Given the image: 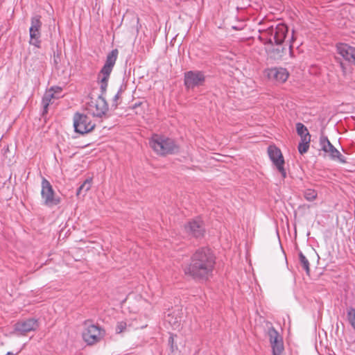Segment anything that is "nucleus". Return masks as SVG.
Returning <instances> with one entry per match:
<instances>
[{"mask_svg": "<svg viewBox=\"0 0 355 355\" xmlns=\"http://www.w3.org/2000/svg\"><path fill=\"white\" fill-rule=\"evenodd\" d=\"M131 324L128 321H119L117 322L115 328L116 334L123 333L129 329Z\"/></svg>", "mask_w": 355, "mask_h": 355, "instance_id": "nucleus-20", "label": "nucleus"}, {"mask_svg": "<svg viewBox=\"0 0 355 355\" xmlns=\"http://www.w3.org/2000/svg\"><path fill=\"white\" fill-rule=\"evenodd\" d=\"M304 198L308 201H313L318 196V193L315 190L312 189H306L304 191Z\"/></svg>", "mask_w": 355, "mask_h": 355, "instance_id": "nucleus-21", "label": "nucleus"}, {"mask_svg": "<svg viewBox=\"0 0 355 355\" xmlns=\"http://www.w3.org/2000/svg\"><path fill=\"white\" fill-rule=\"evenodd\" d=\"M299 261L307 275L310 273V264L309 260L302 252L299 253Z\"/></svg>", "mask_w": 355, "mask_h": 355, "instance_id": "nucleus-19", "label": "nucleus"}, {"mask_svg": "<svg viewBox=\"0 0 355 355\" xmlns=\"http://www.w3.org/2000/svg\"><path fill=\"white\" fill-rule=\"evenodd\" d=\"M42 23L41 17L38 15H34L31 19V26L29 28V44L36 48L41 47V29Z\"/></svg>", "mask_w": 355, "mask_h": 355, "instance_id": "nucleus-7", "label": "nucleus"}, {"mask_svg": "<svg viewBox=\"0 0 355 355\" xmlns=\"http://www.w3.org/2000/svg\"><path fill=\"white\" fill-rule=\"evenodd\" d=\"M185 230L189 235L198 238L203 235L205 227L201 220L196 219L188 223Z\"/></svg>", "mask_w": 355, "mask_h": 355, "instance_id": "nucleus-17", "label": "nucleus"}, {"mask_svg": "<svg viewBox=\"0 0 355 355\" xmlns=\"http://www.w3.org/2000/svg\"><path fill=\"white\" fill-rule=\"evenodd\" d=\"M123 92V86H121L119 89L117 93L115 94L113 98V102L114 103V105L116 107L118 105V100L121 98V95L122 92Z\"/></svg>", "mask_w": 355, "mask_h": 355, "instance_id": "nucleus-26", "label": "nucleus"}, {"mask_svg": "<svg viewBox=\"0 0 355 355\" xmlns=\"http://www.w3.org/2000/svg\"><path fill=\"white\" fill-rule=\"evenodd\" d=\"M61 93L62 88L59 87H53L45 92L42 101V105L43 107V114L47 113L48 107L50 104L52 103V101L53 99H58L62 96Z\"/></svg>", "mask_w": 355, "mask_h": 355, "instance_id": "nucleus-14", "label": "nucleus"}, {"mask_svg": "<svg viewBox=\"0 0 355 355\" xmlns=\"http://www.w3.org/2000/svg\"><path fill=\"white\" fill-rule=\"evenodd\" d=\"M205 81V75L200 71H189L184 73V85L187 89L202 85Z\"/></svg>", "mask_w": 355, "mask_h": 355, "instance_id": "nucleus-12", "label": "nucleus"}, {"mask_svg": "<svg viewBox=\"0 0 355 355\" xmlns=\"http://www.w3.org/2000/svg\"><path fill=\"white\" fill-rule=\"evenodd\" d=\"M104 336V330L99 326L85 323L83 331V338L88 345H94L99 342Z\"/></svg>", "mask_w": 355, "mask_h": 355, "instance_id": "nucleus-8", "label": "nucleus"}, {"mask_svg": "<svg viewBox=\"0 0 355 355\" xmlns=\"http://www.w3.org/2000/svg\"><path fill=\"white\" fill-rule=\"evenodd\" d=\"M297 133L300 137L309 135V130L302 123H297L296 124Z\"/></svg>", "mask_w": 355, "mask_h": 355, "instance_id": "nucleus-23", "label": "nucleus"}, {"mask_svg": "<svg viewBox=\"0 0 355 355\" xmlns=\"http://www.w3.org/2000/svg\"><path fill=\"white\" fill-rule=\"evenodd\" d=\"M320 145L322 150L328 154L332 160H338L342 164L347 163L345 157L330 142L327 137L322 135L320 137Z\"/></svg>", "mask_w": 355, "mask_h": 355, "instance_id": "nucleus-10", "label": "nucleus"}, {"mask_svg": "<svg viewBox=\"0 0 355 355\" xmlns=\"http://www.w3.org/2000/svg\"><path fill=\"white\" fill-rule=\"evenodd\" d=\"M309 146H310V144H308V143H299L298 144V151L299 153L301 154V155H303L304 153H306L308 150L309 149Z\"/></svg>", "mask_w": 355, "mask_h": 355, "instance_id": "nucleus-25", "label": "nucleus"}, {"mask_svg": "<svg viewBox=\"0 0 355 355\" xmlns=\"http://www.w3.org/2000/svg\"><path fill=\"white\" fill-rule=\"evenodd\" d=\"M92 186V180L91 179H87L78 188L76 195L79 196L82 193V191H84L85 193H86L87 191H89Z\"/></svg>", "mask_w": 355, "mask_h": 355, "instance_id": "nucleus-22", "label": "nucleus"}, {"mask_svg": "<svg viewBox=\"0 0 355 355\" xmlns=\"http://www.w3.org/2000/svg\"><path fill=\"white\" fill-rule=\"evenodd\" d=\"M86 110L94 116L102 117L107 112L108 105L105 98L100 95L96 98H90L87 103Z\"/></svg>", "mask_w": 355, "mask_h": 355, "instance_id": "nucleus-6", "label": "nucleus"}, {"mask_svg": "<svg viewBox=\"0 0 355 355\" xmlns=\"http://www.w3.org/2000/svg\"><path fill=\"white\" fill-rule=\"evenodd\" d=\"M18 354V352H17V353H15V354H13L12 352H8V353H7V355H16V354Z\"/></svg>", "mask_w": 355, "mask_h": 355, "instance_id": "nucleus-28", "label": "nucleus"}, {"mask_svg": "<svg viewBox=\"0 0 355 355\" xmlns=\"http://www.w3.org/2000/svg\"><path fill=\"white\" fill-rule=\"evenodd\" d=\"M300 143H308V144H310L311 142V135H304V136H301L300 137Z\"/></svg>", "mask_w": 355, "mask_h": 355, "instance_id": "nucleus-27", "label": "nucleus"}, {"mask_svg": "<svg viewBox=\"0 0 355 355\" xmlns=\"http://www.w3.org/2000/svg\"><path fill=\"white\" fill-rule=\"evenodd\" d=\"M118 54L119 51L117 49H113L110 53L107 54L105 62L98 75V79L100 80V87L102 92V96L103 94L106 92L107 87V82L110 78V73L116 63Z\"/></svg>", "mask_w": 355, "mask_h": 355, "instance_id": "nucleus-3", "label": "nucleus"}, {"mask_svg": "<svg viewBox=\"0 0 355 355\" xmlns=\"http://www.w3.org/2000/svg\"><path fill=\"white\" fill-rule=\"evenodd\" d=\"M337 53L345 60L355 64V48L347 44L340 43L336 46Z\"/></svg>", "mask_w": 355, "mask_h": 355, "instance_id": "nucleus-18", "label": "nucleus"}, {"mask_svg": "<svg viewBox=\"0 0 355 355\" xmlns=\"http://www.w3.org/2000/svg\"><path fill=\"white\" fill-rule=\"evenodd\" d=\"M347 318L348 320L352 325V327L355 329V309L353 308H350L347 311Z\"/></svg>", "mask_w": 355, "mask_h": 355, "instance_id": "nucleus-24", "label": "nucleus"}, {"mask_svg": "<svg viewBox=\"0 0 355 355\" xmlns=\"http://www.w3.org/2000/svg\"><path fill=\"white\" fill-rule=\"evenodd\" d=\"M215 266V257L208 248H202L193 254L191 263L184 268V274L194 279L207 280Z\"/></svg>", "mask_w": 355, "mask_h": 355, "instance_id": "nucleus-1", "label": "nucleus"}, {"mask_svg": "<svg viewBox=\"0 0 355 355\" xmlns=\"http://www.w3.org/2000/svg\"><path fill=\"white\" fill-rule=\"evenodd\" d=\"M149 146L159 155L173 154L178 151V146L173 139L157 134L153 135L149 139Z\"/></svg>", "mask_w": 355, "mask_h": 355, "instance_id": "nucleus-2", "label": "nucleus"}, {"mask_svg": "<svg viewBox=\"0 0 355 355\" xmlns=\"http://www.w3.org/2000/svg\"><path fill=\"white\" fill-rule=\"evenodd\" d=\"M288 28L284 24H278L276 26H271L264 31L268 42L277 45L282 44L287 35Z\"/></svg>", "mask_w": 355, "mask_h": 355, "instance_id": "nucleus-4", "label": "nucleus"}, {"mask_svg": "<svg viewBox=\"0 0 355 355\" xmlns=\"http://www.w3.org/2000/svg\"><path fill=\"white\" fill-rule=\"evenodd\" d=\"M268 153L270 160L282 174V178H285L286 173L284 168V159L280 149L275 146H270L268 148Z\"/></svg>", "mask_w": 355, "mask_h": 355, "instance_id": "nucleus-11", "label": "nucleus"}, {"mask_svg": "<svg viewBox=\"0 0 355 355\" xmlns=\"http://www.w3.org/2000/svg\"><path fill=\"white\" fill-rule=\"evenodd\" d=\"M266 75L272 81L284 83L288 78L289 73L285 68L272 67L266 70Z\"/></svg>", "mask_w": 355, "mask_h": 355, "instance_id": "nucleus-13", "label": "nucleus"}, {"mask_svg": "<svg viewBox=\"0 0 355 355\" xmlns=\"http://www.w3.org/2000/svg\"><path fill=\"white\" fill-rule=\"evenodd\" d=\"M41 186V197L45 206L52 207L60 204V197L55 195L51 183L44 178H42Z\"/></svg>", "mask_w": 355, "mask_h": 355, "instance_id": "nucleus-5", "label": "nucleus"}, {"mask_svg": "<svg viewBox=\"0 0 355 355\" xmlns=\"http://www.w3.org/2000/svg\"><path fill=\"white\" fill-rule=\"evenodd\" d=\"M268 334L272 349L273 355H280L284 349L283 341L281 336L273 327L268 329Z\"/></svg>", "mask_w": 355, "mask_h": 355, "instance_id": "nucleus-16", "label": "nucleus"}, {"mask_svg": "<svg viewBox=\"0 0 355 355\" xmlns=\"http://www.w3.org/2000/svg\"><path fill=\"white\" fill-rule=\"evenodd\" d=\"M39 326L38 322L34 318H29L21 320L15 324V331L21 335H25L26 333L35 331Z\"/></svg>", "mask_w": 355, "mask_h": 355, "instance_id": "nucleus-15", "label": "nucleus"}, {"mask_svg": "<svg viewBox=\"0 0 355 355\" xmlns=\"http://www.w3.org/2000/svg\"><path fill=\"white\" fill-rule=\"evenodd\" d=\"M73 127L76 132L84 135L91 132L95 123L87 115L76 113L73 116Z\"/></svg>", "mask_w": 355, "mask_h": 355, "instance_id": "nucleus-9", "label": "nucleus"}]
</instances>
